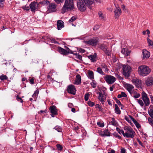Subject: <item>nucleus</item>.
I'll return each mask as SVG.
<instances>
[{"label":"nucleus","instance_id":"f257e3e1","mask_svg":"<svg viewBox=\"0 0 153 153\" xmlns=\"http://www.w3.org/2000/svg\"><path fill=\"white\" fill-rule=\"evenodd\" d=\"M74 0H66L64 4L62 9V13H65L68 10H73L74 8V5L73 2Z\"/></svg>","mask_w":153,"mask_h":153},{"label":"nucleus","instance_id":"f03ea898","mask_svg":"<svg viewBox=\"0 0 153 153\" xmlns=\"http://www.w3.org/2000/svg\"><path fill=\"white\" fill-rule=\"evenodd\" d=\"M151 70L147 66L143 65L139 66L138 69V74L141 76H145L149 74Z\"/></svg>","mask_w":153,"mask_h":153},{"label":"nucleus","instance_id":"7ed1b4c3","mask_svg":"<svg viewBox=\"0 0 153 153\" xmlns=\"http://www.w3.org/2000/svg\"><path fill=\"white\" fill-rule=\"evenodd\" d=\"M123 129L125 131V132H122L124 137L131 138H133L134 137L135 132L131 127L125 126L123 128Z\"/></svg>","mask_w":153,"mask_h":153},{"label":"nucleus","instance_id":"20e7f679","mask_svg":"<svg viewBox=\"0 0 153 153\" xmlns=\"http://www.w3.org/2000/svg\"><path fill=\"white\" fill-rule=\"evenodd\" d=\"M82 0H78L77 1V6L78 9L80 11L83 12L86 10V6Z\"/></svg>","mask_w":153,"mask_h":153},{"label":"nucleus","instance_id":"39448f33","mask_svg":"<svg viewBox=\"0 0 153 153\" xmlns=\"http://www.w3.org/2000/svg\"><path fill=\"white\" fill-rule=\"evenodd\" d=\"M131 67L128 66H123V74L126 77H128L130 76Z\"/></svg>","mask_w":153,"mask_h":153},{"label":"nucleus","instance_id":"423d86ee","mask_svg":"<svg viewBox=\"0 0 153 153\" xmlns=\"http://www.w3.org/2000/svg\"><path fill=\"white\" fill-rule=\"evenodd\" d=\"M39 3L35 1L32 2L30 4L31 11L34 13L39 8Z\"/></svg>","mask_w":153,"mask_h":153},{"label":"nucleus","instance_id":"0eeeda50","mask_svg":"<svg viewBox=\"0 0 153 153\" xmlns=\"http://www.w3.org/2000/svg\"><path fill=\"white\" fill-rule=\"evenodd\" d=\"M104 79L107 83L109 84H113L116 80L115 77L110 75H106L104 77Z\"/></svg>","mask_w":153,"mask_h":153},{"label":"nucleus","instance_id":"6e6552de","mask_svg":"<svg viewBox=\"0 0 153 153\" xmlns=\"http://www.w3.org/2000/svg\"><path fill=\"white\" fill-rule=\"evenodd\" d=\"M142 99L145 105L146 106H148L150 104V102L149 98L147 97L146 93L143 91L142 93Z\"/></svg>","mask_w":153,"mask_h":153},{"label":"nucleus","instance_id":"1a4fd4ad","mask_svg":"<svg viewBox=\"0 0 153 153\" xmlns=\"http://www.w3.org/2000/svg\"><path fill=\"white\" fill-rule=\"evenodd\" d=\"M56 7L57 5L55 4L54 3H50L48 6V9L47 12L48 13L56 12Z\"/></svg>","mask_w":153,"mask_h":153},{"label":"nucleus","instance_id":"9d476101","mask_svg":"<svg viewBox=\"0 0 153 153\" xmlns=\"http://www.w3.org/2000/svg\"><path fill=\"white\" fill-rule=\"evenodd\" d=\"M99 41V39L98 38L96 37L89 40L86 42V43L90 45L95 46L97 45Z\"/></svg>","mask_w":153,"mask_h":153},{"label":"nucleus","instance_id":"9b49d317","mask_svg":"<svg viewBox=\"0 0 153 153\" xmlns=\"http://www.w3.org/2000/svg\"><path fill=\"white\" fill-rule=\"evenodd\" d=\"M67 91L69 93L73 95H75L76 91L75 86L72 85H68L67 87Z\"/></svg>","mask_w":153,"mask_h":153},{"label":"nucleus","instance_id":"f8f14e48","mask_svg":"<svg viewBox=\"0 0 153 153\" xmlns=\"http://www.w3.org/2000/svg\"><path fill=\"white\" fill-rule=\"evenodd\" d=\"M49 110L51 113V115L52 117H54L55 115L58 114L57 110L55 105L51 106L49 108Z\"/></svg>","mask_w":153,"mask_h":153},{"label":"nucleus","instance_id":"ddd939ff","mask_svg":"<svg viewBox=\"0 0 153 153\" xmlns=\"http://www.w3.org/2000/svg\"><path fill=\"white\" fill-rule=\"evenodd\" d=\"M114 12L115 19L118 18L121 13V9L119 6H116Z\"/></svg>","mask_w":153,"mask_h":153},{"label":"nucleus","instance_id":"4468645a","mask_svg":"<svg viewBox=\"0 0 153 153\" xmlns=\"http://www.w3.org/2000/svg\"><path fill=\"white\" fill-rule=\"evenodd\" d=\"M86 5H89L88 7L90 8V5L94 3L95 1L97 3H100L101 2V0H82Z\"/></svg>","mask_w":153,"mask_h":153},{"label":"nucleus","instance_id":"2eb2a0df","mask_svg":"<svg viewBox=\"0 0 153 153\" xmlns=\"http://www.w3.org/2000/svg\"><path fill=\"white\" fill-rule=\"evenodd\" d=\"M142 56L143 59H147L149 58L150 56V53L146 49H143L142 51Z\"/></svg>","mask_w":153,"mask_h":153},{"label":"nucleus","instance_id":"dca6fc26","mask_svg":"<svg viewBox=\"0 0 153 153\" xmlns=\"http://www.w3.org/2000/svg\"><path fill=\"white\" fill-rule=\"evenodd\" d=\"M102 94L101 95V96H99L98 99L100 100L102 102V104H103V102H105L106 97V95L105 94V92H102Z\"/></svg>","mask_w":153,"mask_h":153},{"label":"nucleus","instance_id":"f3484780","mask_svg":"<svg viewBox=\"0 0 153 153\" xmlns=\"http://www.w3.org/2000/svg\"><path fill=\"white\" fill-rule=\"evenodd\" d=\"M57 25L58 30H60L64 26V22L61 20H59L57 21Z\"/></svg>","mask_w":153,"mask_h":153},{"label":"nucleus","instance_id":"a211bd4d","mask_svg":"<svg viewBox=\"0 0 153 153\" xmlns=\"http://www.w3.org/2000/svg\"><path fill=\"white\" fill-rule=\"evenodd\" d=\"M59 53L62 54L66 55L67 54V51L66 50L62 48L61 47H58L57 49Z\"/></svg>","mask_w":153,"mask_h":153},{"label":"nucleus","instance_id":"6ab92c4d","mask_svg":"<svg viewBox=\"0 0 153 153\" xmlns=\"http://www.w3.org/2000/svg\"><path fill=\"white\" fill-rule=\"evenodd\" d=\"M121 52L125 56H128L130 54V51H129L127 48H126L123 49Z\"/></svg>","mask_w":153,"mask_h":153},{"label":"nucleus","instance_id":"aec40b11","mask_svg":"<svg viewBox=\"0 0 153 153\" xmlns=\"http://www.w3.org/2000/svg\"><path fill=\"white\" fill-rule=\"evenodd\" d=\"M96 56V54L95 53L94 55L88 56V58L90 59L92 62H94L97 60V58Z\"/></svg>","mask_w":153,"mask_h":153},{"label":"nucleus","instance_id":"412c9836","mask_svg":"<svg viewBox=\"0 0 153 153\" xmlns=\"http://www.w3.org/2000/svg\"><path fill=\"white\" fill-rule=\"evenodd\" d=\"M76 79L75 80V82L74 84L76 85H79L81 82V76L79 74H78L76 75Z\"/></svg>","mask_w":153,"mask_h":153},{"label":"nucleus","instance_id":"4be33fe9","mask_svg":"<svg viewBox=\"0 0 153 153\" xmlns=\"http://www.w3.org/2000/svg\"><path fill=\"white\" fill-rule=\"evenodd\" d=\"M140 81H139L138 79H136L133 80V82L137 88L140 87Z\"/></svg>","mask_w":153,"mask_h":153},{"label":"nucleus","instance_id":"5701e85b","mask_svg":"<svg viewBox=\"0 0 153 153\" xmlns=\"http://www.w3.org/2000/svg\"><path fill=\"white\" fill-rule=\"evenodd\" d=\"M94 74L93 72L92 71L89 70L88 72V77L92 80L94 79Z\"/></svg>","mask_w":153,"mask_h":153},{"label":"nucleus","instance_id":"b1692460","mask_svg":"<svg viewBox=\"0 0 153 153\" xmlns=\"http://www.w3.org/2000/svg\"><path fill=\"white\" fill-rule=\"evenodd\" d=\"M126 87L127 90L130 94H131L132 90L134 88L133 86L131 84H127L126 85Z\"/></svg>","mask_w":153,"mask_h":153},{"label":"nucleus","instance_id":"393cba45","mask_svg":"<svg viewBox=\"0 0 153 153\" xmlns=\"http://www.w3.org/2000/svg\"><path fill=\"white\" fill-rule=\"evenodd\" d=\"M114 106L115 107V113L117 114H121V111L118 105L117 104H115Z\"/></svg>","mask_w":153,"mask_h":153},{"label":"nucleus","instance_id":"a878e982","mask_svg":"<svg viewBox=\"0 0 153 153\" xmlns=\"http://www.w3.org/2000/svg\"><path fill=\"white\" fill-rule=\"evenodd\" d=\"M99 48L102 51H104L108 48L107 46L104 44H100L98 45Z\"/></svg>","mask_w":153,"mask_h":153},{"label":"nucleus","instance_id":"bb28decb","mask_svg":"<svg viewBox=\"0 0 153 153\" xmlns=\"http://www.w3.org/2000/svg\"><path fill=\"white\" fill-rule=\"evenodd\" d=\"M153 84V79L152 78L149 79L147 82H146V84L148 86H151Z\"/></svg>","mask_w":153,"mask_h":153},{"label":"nucleus","instance_id":"cd10ccee","mask_svg":"<svg viewBox=\"0 0 153 153\" xmlns=\"http://www.w3.org/2000/svg\"><path fill=\"white\" fill-rule=\"evenodd\" d=\"M5 132H7L8 133V134L7 135L8 136H9L12 135V133H14V131H13L12 130L8 128H5Z\"/></svg>","mask_w":153,"mask_h":153},{"label":"nucleus","instance_id":"c85d7f7f","mask_svg":"<svg viewBox=\"0 0 153 153\" xmlns=\"http://www.w3.org/2000/svg\"><path fill=\"white\" fill-rule=\"evenodd\" d=\"M112 120L111 122V124L114 126H117V123L115 120V118H112Z\"/></svg>","mask_w":153,"mask_h":153},{"label":"nucleus","instance_id":"c756f323","mask_svg":"<svg viewBox=\"0 0 153 153\" xmlns=\"http://www.w3.org/2000/svg\"><path fill=\"white\" fill-rule=\"evenodd\" d=\"M104 137L105 136H110V133L108 129H105L104 131Z\"/></svg>","mask_w":153,"mask_h":153},{"label":"nucleus","instance_id":"7c9ffc66","mask_svg":"<svg viewBox=\"0 0 153 153\" xmlns=\"http://www.w3.org/2000/svg\"><path fill=\"white\" fill-rule=\"evenodd\" d=\"M103 51L108 56H110L111 55V53L109 51V49L107 48L105 50Z\"/></svg>","mask_w":153,"mask_h":153},{"label":"nucleus","instance_id":"2f4dec72","mask_svg":"<svg viewBox=\"0 0 153 153\" xmlns=\"http://www.w3.org/2000/svg\"><path fill=\"white\" fill-rule=\"evenodd\" d=\"M127 95L123 92H122L120 94H118L117 96V98H120L123 97H126Z\"/></svg>","mask_w":153,"mask_h":153},{"label":"nucleus","instance_id":"473e14b6","mask_svg":"<svg viewBox=\"0 0 153 153\" xmlns=\"http://www.w3.org/2000/svg\"><path fill=\"white\" fill-rule=\"evenodd\" d=\"M54 128L56 130H57L58 132H62V128L60 126H56Z\"/></svg>","mask_w":153,"mask_h":153},{"label":"nucleus","instance_id":"72a5a7b5","mask_svg":"<svg viewBox=\"0 0 153 153\" xmlns=\"http://www.w3.org/2000/svg\"><path fill=\"white\" fill-rule=\"evenodd\" d=\"M97 72L101 75H104V73L103 72L101 68L100 67H98L97 68Z\"/></svg>","mask_w":153,"mask_h":153},{"label":"nucleus","instance_id":"f704fd0d","mask_svg":"<svg viewBox=\"0 0 153 153\" xmlns=\"http://www.w3.org/2000/svg\"><path fill=\"white\" fill-rule=\"evenodd\" d=\"M77 19V17L75 16H72L68 21V22L71 23V22L75 21Z\"/></svg>","mask_w":153,"mask_h":153},{"label":"nucleus","instance_id":"c9c22d12","mask_svg":"<svg viewBox=\"0 0 153 153\" xmlns=\"http://www.w3.org/2000/svg\"><path fill=\"white\" fill-rule=\"evenodd\" d=\"M7 79L8 77L6 75H3L0 76V79L1 80H6Z\"/></svg>","mask_w":153,"mask_h":153},{"label":"nucleus","instance_id":"e433bc0d","mask_svg":"<svg viewBox=\"0 0 153 153\" xmlns=\"http://www.w3.org/2000/svg\"><path fill=\"white\" fill-rule=\"evenodd\" d=\"M114 99L116 103L118 104V105H119L120 106L122 107L123 106V105L121 103L120 101L117 98L115 97Z\"/></svg>","mask_w":153,"mask_h":153},{"label":"nucleus","instance_id":"4c0bfd02","mask_svg":"<svg viewBox=\"0 0 153 153\" xmlns=\"http://www.w3.org/2000/svg\"><path fill=\"white\" fill-rule=\"evenodd\" d=\"M56 146L58 150L60 151L62 150L63 148L61 145L58 144H56Z\"/></svg>","mask_w":153,"mask_h":153},{"label":"nucleus","instance_id":"58836bf2","mask_svg":"<svg viewBox=\"0 0 153 153\" xmlns=\"http://www.w3.org/2000/svg\"><path fill=\"white\" fill-rule=\"evenodd\" d=\"M95 108H98L99 111H102L103 110V109L102 108L101 106H100L99 104H96L95 105Z\"/></svg>","mask_w":153,"mask_h":153},{"label":"nucleus","instance_id":"ea45409f","mask_svg":"<svg viewBox=\"0 0 153 153\" xmlns=\"http://www.w3.org/2000/svg\"><path fill=\"white\" fill-rule=\"evenodd\" d=\"M89 95L90 94L88 93L86 94H85L84 99L85 101H87L88 100Z\"/></svg>","mask_w":153,"mask_h":153},{"label":"nucleus","instance_id":"a19ab883","mask_svg":"<svg viewBox=\"0 0 153 153\" xmlns=\"http://www.w3.org/2000/svg\"><path fill=\"white\" fill-rule=\"evenodd\" d=\"M116 130L120 134H122L123 135V133H122V131L123 132H124V131L122 129H120L119 128L117 127L116 128Z\"/></svg>","mask_w":153,"mask_h":153},{"label":"nucleus","instance_id":"79ce46f5","mask_svg":"<svg viewBox=\"0 0 153 153\" xmlns=\"http://www.w3.org/2000/svg\"><path fill=\"white\" fill-rule=\"evenodd\" d=\"M149 114L151 118L153 119V109H150Z\"/></svg>","mask_w":153,"mask_h":153},{"label":"nucleus","instance_id":"37998d69","mask_svg":"<svg viewBox=\"0 0 153 153\" xmlns=\"http://www.w3.org/2000/svg\"><path fill=\"white\" fill-rule=\"evenodd\" d=\"M92 81H93L91 83V84L93 88H94L96 87L97 84L94 80H93Z\"/></svg>","mask_w":153,"mask_h":153},{"label":"nucleus","instance_id":"c03bdc74","mask_svg":"<svg viewBox=\"0 0 153 153\" xmlns=\"http://www.w3.org/2000/svg\"><path fill=\"white\" fill-rule=\"evenodd\" d=\"M88 105L90 107H92L95 105L94 103L90 101H88Z\"/></svg>","mask_w":153,"mask_h":153},{"label":"nucleus","instance_id":"a18cd8bd","mask_svg":"<svg viewBox=\"0 0 153 153\" xmlns=\"http://www.w3.org/2000/svg\"><path fill=\"white\" fill-rule=\"evenodd\" d=\"M135 95L133 97L135 98H137L140 97V95L139 94H138L136 92H134Z\"/></svg>","mask_w":153,"mask_h":153},{"label":"nucleus","instance_id":"49530a36","mask_svg":"<svg viewBox=\"0 0 153 153\" xmlns=\"http://www.w3.org/2000/svg\"><path fill=\"white\" fill-rule=\"evenodd\" d=\"M97 125L98 126L101 127H102L104 126V124L103 123H102L100 122H97Z\"/></svg>","mask_w":153,"mask_h":153},{"label":"nucleus","instance_id":"de8ad7c7","mask_svg":"<svg viewBox=\"0 0 153 153\" xmlns=\"http://www.w3.org/2000/svg\"><path fill=\"white\" fill-rule=\"evenodd\" d=\"M137 102L142 107L144 105V103L141 100H137Z\"/></svg>","mask_w":153,"mask_h":153},{"label":"nucleus","instance_id":"09e8293b","mask_svg":"<svg viewBox=\"0 0 153 153\" xmlns=\"http://www.w3.org/2000/svg\"><path fill=\"white\" fill-rule=\"evenodd\" d=\"M147 42L149 45L152 46L153 45V42L152 41H151L149 38H147Z\"/></svg>","mask_w":153,"mask_h":153},{"label":"nucleus","instance_id":"8fccbe9b","mask_svg":"<svg viewBox=\"0 0 153 153\" xmlns=\"http://www.w3.org/2000/svg\"><path fill=\"white\" fill-rule=\"evenodd\" d=\"M16 100L19 102H20L21 103H22L23 101L21 98L20 97L19 95L16 96Z\"/></svg>","mask_w":153,"mask_h":153},{"label":"nucleus","instance_id":"3c124183","mask_svg":"<svg viewBox=\"0 0 153 153\" xmlns=\"http://www.w3.org/2000/svg\"><path fill=\"white\" fill-rule=\"evenodd\" d=\"M66 51H67V54L68 53H73V51L70 50L68 48H67Z\"/></svg>","mask_w":153,"mask_h":153},{"label":"nucleus","instance_id":"603ef678","mask_svg":"<svg viewBox=\"0 0 153 153\" xmlns=\"http://www.w3.org/2000/svg\"><path fill=\"white\" fill-rule=\"evenodd\" d=\"M129 117L132 120L134 124L135 125L136 123H137L138 122L134 119L131 116L129 115Z\"/></svg>","mask_w":153,"mask_h":153},{"label":"nucleus","instance_id":"864d4df0","mask_svg":"<svg viewBox=\"0 0 153 153\" xmlns=\"http://www.w3.org/2000/svg\"><path fill=\"white\" fill-rule=\"evenodd\" d=\"M101 67L102 68H104L105 69V71H108V68H107V66L105 64H102L101 65Z\"/></svg>","mask_w":153,"mask_h":153},{"label":"nucleus","instance_id":"5fc2aeb1","mask_svg":"<svg viewBox=\"0 0 153 153\" xmlns=\"http://www.w3.org/2000/svg\"><path fill=\"white\" fill-rule=\"evenodd\" d=\"M148 121L149 123L152 125H153V120L151 118H149L148 119Z\"/></svg>","mask_w":153,"mask_h":153},{"label":"nucleus","instance_id":"6e6d98bb","mask_svg":"<svg viewBox=\"0 0 153 153\" xmlns=\"http://www.w3.org/2000/svg\"><path fill=\"white\" fill-rule=\"evenodd\" d=\"M22 9L26 11H28L30 10L29 7L28 6H23L22 7Z\"/></svg>","mask_w":153,"mask_h":153},{"label":"nucleus","instance_id":"4d7b16f0","mask_svg":"<svg viewBox=\"0 0 153 153\" xmlns=\"http://www.w3.org/2000/svg\"><path fill=\"white\" fill-rule=\"evenodd\" d=\"M98 15L100 17H101L103 19V18L102 16V13L101 11H100L98 13Z\"/></svg>","mask_w":153,"mask_h":153},{"label":"nucleus","instance_id":"13d9d810","mask_svg":"<svg viewBox=\"0 0 153 153\" xmlns=\"http://www.w3.org/2000/svg\"><path fill=\"white\" fill-rule=\"evenodd\" d=\"M29 80L30 81V82L32 84L34 83V79L33 78H29Z\"/></svg>","mask_w":153,"mask_h":153},{"label":"nucleus","instance_id":"bf43d9fd","mask_svg":"<svg viewBox=\"0 0 153 153\" xmlns=\"http://www.w3.org/2000/svg\"><path fill=\"white\" fill-rule=\"evenodd\" d=\"M76 58L80 60H82V56L78 54V55H77V56H76Z\"/></svg>","mask_w":153,"mask_h":153},{"label":"nucleus","instance_id":"052dcab7","mask_svg":"<svg viewBox=\"0 0 153 153\" xmlns=\"http://www.w3.org/2000/svg\"><path fill=\"white\" fill-rule=\"evenodd\" d=\"M104 132L103 131H100L99 132V134L102 137H104V134H103Z\"/></svg>","mask_w":153,"mask_h":153},{"label":"nucleus","instance_id":"680f3d73","mask_svg":"<svg viewBox=\"0 0 153 153\" xmlns=\"http://www.w3.org/2000/svg\"><path fill=\"white\" fill-rule=\"evenodd\" d=\"M135 125L136 126V127L137 128H141V126L138 122H137V123H136L135 124Z\"/></svg>","mask_w":153,"mask_h":153},{"label":"nucleus","instance_id":"e2e57ef3","mask_svg":"<svg viewBox=\"0 0 153 153\" xmlns=\"http://www.w3.org/2000/svg\"><path fill=\"white\" fill-rule=\"evenodd\" d=\"M54 1L57 4H59L62 2V0H54Z\"/></svg>","mask_w":153,"mask_h":153},{"label":"nucleus","instance_id":"0e129e2a","mask_svg":"<svg viewBox=\"0 0 153 153\" xmlns=\"http://www.w3.org/2000/svg\"><path fill=\"white\" fill-rule=\"evenodd\" d=\"M78 50L80 52L82 53H84L85 51V50L82 48H79Z\"/></svg>","mask_w":153,"mask_h":153},{"label":"nucleus","instance_id":"69168bd1","mask_svg":"<svg viewBox=\"0 0 153 153\" xmlns=\"http://www.w3.org/2000/svg\"><path fill=\"white\" fill-rule=\"evenodd\" d=\"M121 153H126V149L124 148H122L121 149Z\"/></svg>","mask_w":153,"mask_h":153},{"label":"nucleus","instance_id":"338daca9","mask_svg":"<svg viewBox=\"0 0 153 153\" xmlns=\"http://www.w3.org/2000/svg\"><path fill=\"white\" fill-rule=\"evenodd\" d=\"M98 89L100 91V92H97V94H99V96H100L101 95H102V92H101V90H100V88H98Z\"/></svg>","mask_w":153,"mask_h":153},{"label":"nucleus","instance_id":"774afa93","mask_svg":"<svg viewBox=\"0 0 153 153\" xmlns=\"http://www.w3.org/2000/svg\"><path fill=\"white\" fill-rule=\"evenodd\" d=\"M121 8L124 11L126 10V6L124 4H122L121 5Z\"/></svg>","mask_w":153,"mask_h":153}]
</instances>
